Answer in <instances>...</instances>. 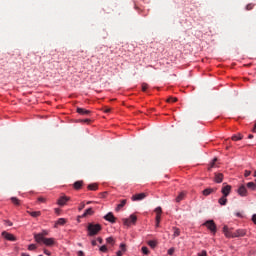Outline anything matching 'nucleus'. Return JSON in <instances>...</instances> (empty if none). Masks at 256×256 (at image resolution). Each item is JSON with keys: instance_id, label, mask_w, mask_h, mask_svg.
<instances>
[{"instance_id": "7", "label": "nucleus", "mask_w": 256, "mask_h": 256, "mask_svg": "<svg viewBox=\"0 0 256 256\" xmlns=\"http://www.w3.org/2000/svg\"><path fill=\"white\" fill-rule=\"evenodd\" d=\"M246 235H247V230L245 229H238L235 232H232V238L245 237Z\"/></svg>"}, {"instance_id": "46", "label": "nucleus", "mask_w": 256, "mask_h": 256, "mask_svg": "<svg viewBox=\"0 0 256 256\" xmlns=\"http://www.w3.org/2000/svg\"><path fill=\"white\" fill-rule=\"evenodd\" d=\"M44 254L48 255V256H51V252L49 250H47V249H44Z\"/></svg>"}, {"instance_id": "24", "label": "nucleus", "mask_w": 256, "mask_h": 256, "mask_svg": "<svg viewBox=\"0 0 256 256\" xmlns=\"http://www.w3.org/2000/svg\"><path fill=\"white\" fill-rule=\"evenodd\" d=\"M93 208H88L82 215V217H87V215H93Z\"/></svg>"}, {"instance_id": "6", "label": "nucleus", "mask_w": 256, "mask_h": 256, "mask_svg": "<svg viewBox=\"0 0 256 256\" xmlns=\"http://www.w3.org/2000/svg\"><path fill=\"white\" fill-rule=\"evenodd\" d=\"M223 185L224 186L222 187L221 193L223 197H229L232 187L231 185H225V183Z\"/></svg>"}, {"instance_id": "21", "label": "nucleus", "mask_w": 256, "mask_h": 256, "mask_svg": "<svg viewBox=\"0 0 256 256\" xmlns=\"http://www.w3.org/2000/svg\"><path fill=\"white\" fill-rule=\"evenodd\" d=\"M88 189H89V191H97V189H99V186L95 183L89 184Z\"/></svg>"}, {"instance_id": "38", "label": "nucleus", "mask_w": 256, "mask_h": 256, "mask_svg": "<svg viewBox=\"0 0 256 256\" xmlns=\"http://www.w3.org/2000/svg\"><path fill=\"white\" fill-rule=\"evenodd\" d=\"M120 249L121 253H125V251H127L125 244H120Z\"/></svg>"}, {"instance_id": "42", "label": "nucleus", "mask_w": 256, "mask_h": 256, "mask_svg": "<svg viewBox=\"0 0 256 256\" xmlns=\"http://www.w3.org/2000/svg\"><path fill=\"white\" fill-rule=\"evenodd\" d=\"M249 175H251V171L245 170L244 176H245V177H249Z\"/></svg>"}, {"instance_id": "30", "label": "nucleus", "mask_w": 256, "mask_h": 256, "mask_svg": "<svg viewBox=\"0 0 256 256\" xmlns=\"http://www.w3.org/2000/svg\"><path fill=\"white\" fill-rule=\"evenodd\" d=\"M155 213H156V215H158L159 217H161V213H163V210L161 209V207H157V208L155 209Z\"/></svg>"}, {"instance_id": "56", "label": "nucleus", "mask_w": 256, "mask_h": 256, "mask_svg": "<svg viewBox=\"0 0 256 256\" xmlns=\"http://www.w3.org/2000/svg\"><path fill=\"white\" fill-rule=\"evenodd\" d=\"M248 139H253V135L250 134V135L248 136Z\"/></svg>"}, {"instance_id": "40", "label": "nucleus", "mask_w": 256, "mask_h": 256, "mask_svg": "<svg viewBox=\"0 0 256 256\" xmlns=\"http://www.w3.org/2000/svg\"><path fill=\"white\" fill-rule=\"evenodd\" d=\"M198 256H207V251L202 250L200 253H198Z\"/></svg>"}, {"instance_id": "52", "label": "nucleus", "mask_w": 256, "mask_h": 256, "mask_svg": "<svg viewBox=\"0 0 256 256\" xmlns=\"http://www.w3.org/2000/svg\"><path fill=\"white\" fill-rule=\"evenodd\" d=\"M236 217H243V215L241 214V212H237Z\"/></svg>"}, {"instance_id": "37", "label": "nucleus", "mask_w": 256, "mask_h": 256, "mask_svg": "<svg viewBox=\"0 0 256 256\" xmlns=\"http://www.w3.org/2000/svg\"><path fill=\"white\" fill-rule=\"evenodd\" d=\"M160 223H161V216L156 215V227H159Z\"/></svg>"}, {"instance_id": "16", "label": "nucleus", "mask_w": 256, "mask_h": 256, "mask_svg": "<svg viewBox=\"0 0 256 256\" xmlns=\"http://www.w3.org/2000/svg\"><path fill=\"white\" fill-rule=\"evenodd\" d=\"M125 205H127V200L124 199V200H121V203L117 205L116 207V211H119L121 209H123V207H125Z\"/></svg>"}, {"instance_id": "25", "label": "nucleus", "mask_w": 256, "mask_h": 256, "mask_svg": "<svg viewBox=\"0 0 256 256\" xmlns=\"http://www.w3.org/2000/svg\"><path fill=\"white\" fill-rule=\"evenodd\" d=\"M243 139V136L239 133L232 136V141H241Z\"/></svg>"}, {"instance_id": "22", "label": "nucleus", "mask_w": 256, "mask_h": 256, "mask_svg": "<svg viewBox=\"0 0 256 256\" xmlns=\"http://www.w3.org/2000/svg\"><path fill=\"white\" fill-rule=\"evenodd\" d=\"M65 223H67V220L65 218H59L55 223V227H57V225H65Z\"/></svg>"}, {"instance_id": "57", "label": "nucleus", "mask_w": 256, "mask_h": 256, "mask_svg": "<svg viewBox=\"0 0 256 256\" xmlns=\"http://www.w3.org/2000/svg\"><path fill=\"white\" fill-rule=\"evenodd\" d=\"M89 121H91V120L86 119V120H84V123H89Z\"/></svg>"}, {"instance_id": "36", "label": "nucleus", "mask_w": 256, "mask_h": 256, "mask_svg": "<svg viewBox=\"0 0 256 256\" xmlns=\"http://www.w3.org/2000/svg\"><path fill=\"white\" fill-rule=\"evenodd\" d=\"M147 89H149V84L147 83H142V91H147Z\"/></svg>"}, {"instance_id": "26", "label": "nucleus", "mask_w": 256, "mask_h": 256, "mask_svg": "<svg viewBox=\"0 0 256 256\" xmlns=\"http://www.w3.org/2000/svg\"><path fill=\"white\" fill-rule=\"evenodd\" d=\"M148 245L149 247H151L152 249H155L157 247V241L155 240H150L148 241Z\"/></svg>"}, {"instance_id": "27", "label": "nucleus", "mask_w": 256, "mask_h": 256, "mask_svg": "<svg viewBox=\"0 0 256 256\" xmlns=\"http://www.w3.org/2000/svg\"><path fill=\"white\" fill-rule=\"evenodd\" d=\"M247 187L248 189H252V191H255L256 189V185L254 184V182H248Z\"/></svg>"}, {"instance_id": "33", "label": "nucleus", "mask_w": 256, "mask_h": 256, "mask_svg": "<svg viewBox=\"0 0 256 256\" xmlns=\"http://www.w3.org/2000/svg\"><path fill=\"white\" fill-rule=\"evenodd\" d=\"M253 7H255V4L250 3L246 5V11H251L253 9Z\"/></svg>"}, {"instance_id": "2", "label": "nucleus", "mask_w": 256, "mask_h": 256, "mask_svg": "<svg viewBox=\"0 0 256 256\" xmlns=\"http://www.w3.org/2000/svg\"><path fill=\"white\" fill-rule=\"evenodd\" d=\"M102 226L100 224L89 223L87 226L88 237H95V235H99V231H101Z\"/></svg>"}, {"instance_id": "18", "label": "nucleus", "mask_w": 256, "mask_h": 256, "mask_svg": "<svg viewBox=\"0 0 256 256\" xmlns=\"http://www.w3.org/2000/svg\"><path fill=\"white\" fill-rule=\"evenodd\" d=\"M185 199V192H181L177 197H176V203H181Z\"/></svg>"}, {"instance_id": "29", "label": "nucleus", "mask_w": 256, "mask_h": 256, "mask_svg": "<svg viewBox=\"0 0 256 256\" xmlns=\"http://www.w3.org/2000/svg\"><path fill=\"white\" fill-rule=\"evenodd\" d=\"M11 201L14 205H20V201L17 199V197H12Z\"/></svg>"}, {"instance_id": "32", "label": "nucleus", "mask_w": 256, "mask_h": 256, "mask_svg": "<svg viewBox=\"0 0 256 256\" xmlns=\"http://www.w3.org/2000/svg\"><path fill=\"white\" fill-rule=\"evenodd\" d=\"M142 253L144 254V255H149V248H147V246H144V247H142Z\"/></svg>"}, {"instance_id": "10", "label": "nucleus", "mask_w": 256, "mask_h": 256, "mask_svg": "<svg viewBox=\"0 0 256 256\" xmlns=\"http://www.w3.org/2000/svg\"><path fill=\"white\" fill-rule=\"evenodd\" d=\"M104 219L106 221H109V223H115L117 221V218L115 217V215L112 214V212H109L108 214H106L104 216Z\"/></svg>"}, {"instance_id": "12", "label": "nucleus", "mask_w": 256, "mask_h": 256, "mask_svg": "<svg viewBox=\"0 0 256 256\" xmlns=\"http://www.w3.org/2000/svg\"><path fill=\"white\" fill-rule=\"evenodd\" d=\"M223 233L225 235V237H232L233 235V231L229 230V227L228 226H224L223 227Z\"/></svg>"}, {"instance_id": "48", "label": "nucleus", "mask_w": 256, "mask_h": 256, "mask_svg": "<svg viewBox=\"0 0 256 256\" xmlns=\"http://www.w3.org/2000/svg\"><path fill=\"white\" fill-rule=\"evenodd\" d=\"M77 255H78V256H85V253L80 250V251H78Z\"/></svg>"}, {"instance_id": "5", "label": "nucleus", "mask_w": 256, "mask_h": 256, "mask_svg": "<svg viewBox=\"0 0 256 256\" xmlns=\"http://www.w3.org/2000/svg\"><path fill=\"white\" fill-rule=\"evenodd\" d=\"M2 237L4 239H6V241H17V237H15V235H13L7 231L2 232Z\"/></svg>"}, {"instance_id": "44", "label": "nucleus", "mask_w": 256, "mask_h": 256, "mask_svg": "<svg viewBox=\"0 0 256 256\" xmlns=\"http://www.w3.org/2000/svg\"><path fill=\"white\" fill-rule=\"evenodd\" d=\"M38 201H39L40 203H45V198H44V197H39V198H38Z\"/></svg>"}, {"instance_id": "17", "label": "nucleus", "mask_w": 256, "mask_h": 256, "mask_svg": "<svg viewBox=\"0 0 256 256\" xmlns=\"http://www.w3.org/2000/svg\"><path fill=\"white\" fill-rule=\"evenodd\" d=\"M28 214L31 215V217L37 218V217H41V211H27Z\"/></svg>"}, {"instance_id": "35", "label": "nucleus", "mask_w": 256, "mask_h": 256, "mask_svg": "<svg viewBox=\"0 0 256 256\" xmlns=\"http://www.w3.org/2000/svg\"><path fill=\"white\" fill-rule=\"evenodd\" d=\"M99 251H101V253H107V246L106 245H103L100 247Z\"/></svg>"}, {"instance_id": "53", "label": "nucleus", "mask_w": 256, "mask_h": 256, "mask_svg": "<svg viewBox=\"0 0 256 256\" xmlns=\"http://www.w3.org/2000/svg\"><path fill=\"white\" fill-rule=\"evenodd\" d=\"M117 256H123V252L118 251V252H117Z\"/></svg>"}, {"instance_id": "45", "label": "nucleus", "mask_w": 256, "mask_h": 256, "mask_svg": "<svg viewBox=\"0 0 256 256\" xmlns=\"http://www.w3.org/2000/svg\"><path fill=\"white\" fill-rule=\"evenodd\" d=\"M78 209H79V211H83V209H85V204L82 203Z\"/></svg>"}, {"instance_id": "9", "label": "nucleus", "mask_w": 256, "mask_h": 256, "mask_svg": "<svg viewBox=\"0 0 256 256\" xmlns=\"http://www.w3.org/2000/svg\"><path fill=\"white\" fill-rule=\"evenodd\" d=\"M237 193L240 195V197H247L248 193L245 185L240 186L237 190Z\"/></svg>"}, {"instance_id": "20", "label": "nucleus", "mask_w": 256, "mask_h": 256, "mask_svg": "<svg viewBox=\"0 0 256 256\" xmlns=\"http://www.w3.org/2000/svg\"><path fill=\"white\" fill-rule=\"evenodd\" d=\"M173 238L175 239V237H179V235H181V230L177 227H173Z\"/></svg>"}, {"instance_id": "58", "label": "nucleus", "mask_w": 256, "mask_h": 256, "mask_svg": "<svg viewBox=\"0 0 256 256\" xmlns=\"http://www.w3.org/2000/svg\"><path fill=\"white\" fill-rule=\"evenodd\" d=\"M87 205H91V201H88V202H87Z\"/></svg>"}, {"instance_id": "34", "label": "nucleus", "mask_w": 256, "mask_h": 256, "mask_svg": "<svg viewBox=\"0 0 256 256\" xmlns=\"http://www.w3.org/2000/svg\"><path fill=\"white\" fill-rule=\"evenodd\" d=\"M35 249H37V245H35V244H30V245L28 246V250H29V251H35Z\"/></svg>"}, {"instance_id": "41", "label": "nucleus", "mask_w": 256, "mask_h": 256, "mask_svg": "<svg viewBox=\"0 0 256 256\" xmlns=\"http://www.w3.org/2000/svg\"><path fill=\"white\" fill-rule=\"evenodd\" d=\"M173 253H175V248H170L168 250V255H173Z\"/></svg>"}, {"instance_id": "13", "label": "nucleus", "mask_w": 256, "mask_h": 256, "mask_svg": "<svg viewBox=\"0 0 256 256\" xmlns=\"http://www.w3.org/2000/svg\"><path fill=\"white\" fill-rule=\"evenodd\" d=\"M214 181L216 183H223V173H216Z\"/></svg>"}, {"instance_id": "50", "label": "nucleus", "mask_w": 256, "mask_h": 256, "mask_svg": "<svg viewBox=\"0 0 256 256\" xmlns=\"http://www.w3.org/2000/svg\"><path fill=\"white\" fill-rule=\"evenodd\" d=\"M97 241H98L100 244H102V243H103V238L98 237V238H97Z\"/></svg>"}, {"instance_id": "59", "label": "nucleus", "mask_w": 256, "mask_h": 256, "mask_svg": "<svg viewBox=\"0 0 256 256\" xmlns=\"http://www.w3.org/2000/svg\"><path fill=\"white\" fill-rule=\"evenodd\" d=\"M254 177H256V170H255V172H254Z\"/></svg>"}, {"instance_id": "19", "label": "nucleus", "mask_w": 256, "mask_h": 256, "mask_svg": "<svg viewBox=\"0 0 256 256\" xmlns=\"http://www.w3.org/2000/svg\"><path fill=\"white\" fill-rule=\"evenodd\" d=\"M81 187H83V180L76 181L74 183V189L79 190V189H81Z\"/></svg>"}, {"instance_id": "28", "label": "nucleus", "mask_w": 256, "mask_h": 256, "mask_svg": "<svg viewBox=\"0 0 256 256\" xmlns=\"http://www.w3.org/2000/svg\"><path fill=\"white\" fill-rule=\"evenodd\" d=\"M167 103H177V98H175V97H169V98L167 99Z\"/></svg>"}, {"instance_id": "15", "label": "nucleus", "mask_w": 256, "mask_h": 256, "mask_svg": "<svg viewBox=\"0 0 256 256\" xmlns=\"http://www.w3.org/2000/svg\"><path fill=\"white\" fill-rule=\"evenodd\" d=\"M211 193H215V189H213V188H206L205 190H203V195L205 197H208V195H211Z\"/></svg>"}, {"instance_id": "55", "label": "nucleus", "mask_w": 256, "mask_h": 256, "mask_svg": "<svg viewBox=\"0 0 256 256\" xmlns=\"http://www.w3.org/2000/svg\"><path fill=\"white\" fill-rule=\"evenodd\" d=\"M21 256H31V255H29L27 253H22Z\"/></svg>"}, {"instance_id": "11", "label": "nucleus", "mask_w": 256, "mask_h": 256, "mask_svg": "<svg viewBox=\"0 0 256 256\" xmlns=\"http://www.w3.org/2000/svg\"><path fill=\"white\" fill-rule=\"evenodd\" d=\"M77 113H79V115H85V116L91 115V111L85 108H77Z\"/></svg>"}, {"instance_id": "8", "label": "nucleus", "mask_w": 256, "mask_h": 256, "mask_svg": "<svg viewBox=\"0 0 256 256\" xmlns=\"http://www.w3.org/2000/svg\"><path fill=\"white\" fill-rule=\"evenodd\" d=\"M147 197V193L135 194L131 197L132 201H143Z\"/></svg>"}, {"instance_id": "51", "label": "nucleus", "mask_w": 256, "mask_h": 256, "mask_svg": "<svg viewBox=\"0 0 256 256\" xmlns=\"http://www.w3.org/2000/svg\"><path fill=\"white\" fill-rule=\"evenodd\" d=\"M111 112V109L110 108H106L105 110H104V113H110Z\"/></svg>"}, {"instance_id": "14", "label": "nucleus", "mask_w": 256, "mask_h": 256, "mask_svg": "<svg viewBox=\"0 0 256 256\" xmlns=\"http://www.w3.org/2000/svg\"><path fill=\"white\" fill-rule=\"evenodd\" d=\"M67 201H69V197L67 196H62L59 200H58V205H60L61 207H63V205H65L67 203Z\"/></svg>"}, {"instance_id": "43", "label": "nucleus", "mask_w": 256, "mask_h": 256, "mask_svg": "<svg viewBox=\"0 0 256 256\" xmlns=\"http://www.w3.org/2000/svg\"><path fill=\"white\" fill-rule=\"evenodd\" d=\"M215 163H217V158H214L213 159V162L211 163V168L215 167Z\"/></svg>"}, {"instance_id": "47", "label": "nucleus", "mask_w": 256, "mask_h": 256, "mask_svg": "<svg viewBox=\"0 0 256 256\" xmlns=\"http://www.w3.org/2000/svg\"><path fill=\"white\" fill-rule=\"evenodd\" d=\"M252 221H253L254 225H256V214H254V215L252 216Z\"/></svg>"}, {"instance_id": "49", "label": "nucleus", "mask_w": 256, "mask_h": 256, "mask_svg": "<svg viewBox=\"0 0 256 256\" xmlns=\"http://www.w3.org/2000/svg\"><path fill=\"white\" fill-rule=\"evenodd\" d=\"M91 245L95 247L97 245V240H92Z\"/></svg>"}, {"instance_id": "31", "label": "nucleus", "mask_w": 256, "mask_h": 256, "mask_svg": "<svg viewBox=\"0 0 256 256\" xmlns=\"http://www.w3.org/2000/svg\"><path fill=\"white\" fill-rule=\"evenodd\" d=\"M106 242L109 244V245H113V243H115V239H113V237H108L106 239Z\"/></svg>"}, {"instance_id": "1", "label": "nucleus", "mask_w": 256, "mask_h": 256, "mask_svg": "<svg viewBox=\"0 0 256 256\" xmlns=\"http://www.w3.org/2000/svg\"><path fill=\"white\" fill-rule=\"evenodd\" d=\"M34 239L36 243H43L46 247H53L55 245V238H46L43 237V234H35Z\"/></svg>"}, {"instance_id": "23", "label": "nucleus", "mask_w": 256, "mask_h": 256, "mask_svg": "<svg viewBox=\"0 0 256 256\" xmlns=\"http://www.w3.org/2000/svg\"><path fill=\"white\" fill-rule=\"evenodd\" d=\"M218 202L220 205H227V196H222Z\"/></svg>"}, {"instance_id": "54", "label": "nucleus", "mask_w": 256, "mask_h": 256, "mask_svg": "<svg viewBox=\"0 0 256 256\" xmlns=\"http://www.w3.org/2000/svg\"><path fill=\"white\" fill-rule=\"evenodd\" d=\"M7 223H8V226H9V227H12V226H13V223H12L11 221H8Z\"/></svg>"}, {"instance_id": "4", "label": "nucleus", "mask_w": 256, "mask_h": 256, "mask_svg": "<svg viewBox=\"0 0 256 256\" xmlns=\"http://www.w3.org/2000/svg\"><path fill=\"white\" fill-rule=\"evenodd\" d=\"M123 223L124 225H126V227L131 226V223L135 225V223H137V217L135 216V214H131L129 218L123 219Z\"/></svg>"}, {"instance_id": "3", "label": "nucleus", "mask_w": 256, "mask_h": 256, "mask_svg": "<svg viewBox=\"0 0 256 256\" xmlns=\"http://www.w3.org/2000/svg\"><path fill=\"white\" fill-rule=\"evenodd\" d=\"M203 225H204V227H207V229H209V231H211V233L213 235H215V233H217V224H215V221L208 220V221L204 222Z\"/></svg>"}, {"instance_id": "39", "label": "nucleus", "mask_w": 256, "mask_h": 256, "mask_svg": "<svg viewBox=\"0 0 256 256\" xmlns=\"http://www.w3.org/2000/svg\"><path fill=\"white\" fill-rule=\"evenodd\" d=\"M38 235H42V237H45L49 235V232L47 230H44L42 233H38Z\"/></svg>"}]
</instances>
